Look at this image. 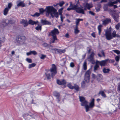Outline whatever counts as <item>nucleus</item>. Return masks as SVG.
I'll return each mask as SVG.
<instances>
[{
    "instance_id": "nucleus-51",
    "label": "nucleus",
    "mask_w": 120,
    "mask_h": 120,
    "mask_svg": "<svg viewBox=\"0 0 120 120\" xmlns=\"http://www.w3.org/2000/svg\"><path fill=\"white\" fill-rule=\"evenodd\" d=\"M70 65L71 67H73L74 66V65L73 63L71 62L70 63Z\"/></svg>"
},
{
    "instance_id": "nucleus-12",
    "label": "nucleus",
    "mask_w": 120,
    "mask_h": 120,
    "mask_svg": "<svg viewBox=\"0 0 120 120\" xmlns=\"http://www.w3.org/2000/svg\"><path fill=\"white\" fill-rule=\"evenodd\" d=\"M41 23L42 25H50L51 23L45 20L41 19Z\"/></svg>"
},
{
    "instance_id": "nucleus-54",
    "label": "nucleus",
    "mask_w": 120,
    "mask_h": 120,
    "mask_svg": "<svg viewBox=\"0 0 120 120\" xmlns=\"http://www.w3.org/2000/svg\"><path fill=\"white\" fill-rule=\"evenodd\" d=\"M31 54V51H30V52H27L26 53V55L27 56L29 55H30Z\"/></svg>"
},
{
    "instance_id": "nucleus-57",
    "label": "nucleus",
    "mask_w": 120,
    "mask_h": 120,
    "mask_svg": "<svg viewBox=\"0 0 120 120\" xmlns=\"http://www.w3.org/2000/svg\"><path fill=\"white\" fill-rule=\"evenodd\" d=\"M43 45L44 46H46L47 45V44L46 43H44L43 44Z\"/></svg>"
},
{
    "instance_id": "nucleus-22",
    "label": "nucleus",
    "mask_w": 120,
    "mask_h": 120,
    "mask_svg": "<svg viewBox=\"0 0 120 120\" xmlns=\"http://www.w3.org/2000/svg\"><path fill=\"white\" fill-rule=\"evenodd\" d=\"M76 20V26H78V25L79 22L80 21H82L83 20V19H75Z\"/></svg>"
},
{
    "instance_id": "nucleus-23",
    "label": "nucleus",
    "mask_w": 120,
    "mask_h": 120,
    "mask_svg": "<svg viewBox=\"0 0 120 120\" xmlns=\"http://www.w3.org/2000/svg\"><path fill=\"white\" fill-rule=\"evenodd\" d=\"M4 38L3 37H0V49L2 46L1 43L4 41Z\"/></svg>"
},
{
    "instance_id": "nucleus-16",
    "label": "nucleus",
    "mask_w": 120,
    "mask_h": 120,
    "mask_svg": "<svg viewBox=\"0 0 120 120\" xmlns=\"http://www.w3.org/2000/svg\"><path fill=\"white\" fill-rule=\"evenodd\" d=\"M24 26H27L28 23L26 20H22L20 22Z\"/></svg>"
},
{
    "instance_id": "nucleus-41",
    "label": "nucleus",
    "mask_w": 120,
    "mask_h": 120,
    "mask_svg": "<svg viewBox=\"0 0 120 120\" xmlns=\"http://www.w3.org/2000/svg\"><path fill=\"white\" fill-rule=\"evenodd\" d=\"M64 4V2L63 1H62L59 3V5L60 6L62 7L63 5Z\"/></svg>"
},
{
    "instance_id": "nucleus-55",
    "label": "nucleus",
    "mask_w": 120,
    "mask_h": 120,
    "mask_svg": "<svg viewBox=\"0 0 120 120\" xmlns=\"http://www.w3.org/2000/svg\"><path fill=\"white\" fill-rule=\"evenodd\" d=\"M9 85L7 83H5V84H4V85H3V86L5 85V88H6L7 87V86H8V85Z\"/></svg>"
},
{
    "instance_id": "nucleus-33",
    "label": "nucleus",
    "mask_w": 120,
    "mask_h": 120,
    "mask_svg": "<svg viewBox=\"0 0 120 120\" xmlns=\"http://www.w3.org/2000/svg\"><path fill=\"white\" fill-rule=\"evenodd\" d=\"M113 18L115 20V21L117 22H118V16L116 15H114V16H113Z\"/></svg>"
},
{
    "instance_id": "nucleus-40",
    "label": "nucleus",
    "mask_w": 120,
    "mask_h": 120,
    "mask_svg": "<svg viewBox=\"0 0 120 120\" xmlns=\"http://www.w3.org/2000/svg\"><path fill=\"white\" fill-rule=\"evenodd\" d=\"M60 15V18L61 21L62 22H63V20L65 18V17L64 16L62 15Z\"/></svg>"
},
{
    "instance_id": "nucleus-35",
    "label": "nucleus",
    "mask_w": 120,
    "mask_h": 120,
    "mask_svg": "<svg viewBox=\"0 0 120 120\" xmlns=\"http://www.w3.org/2000/svg\"><path fill=\"white\" fill-rule=\"evenodd\" d=\"M41 26L39 25H38V26L35 28V29L37 30H41Z\"/></svg>"
},
{
    "instance_id": "nucleus-53",
    "label": "nucleus",
    "mask_w": 120,
    "mask_h": 120,
    "mask_svg": "<svg viewBox=\"0 0 120 120\" xmlns=\"http://www.w3.org/2000/svg\"><path fill=\"white\" fill-rule=\"evenodd\" d=\"M91 35L94 38L95 37V34L94 33H93L91 34Z\"/></svg>"
},
{
    "instance_id": "nucleus-61",
    "label": "nucleus",
    "mask_w": 120,
    "mask_h": 120,
    "mask_svg": "<svg viewBox=\"0 0 120 120\" xmlns=\"http://www.w3.org/2000/svg\"><path fill=\"white\" fill-rule=\"evenodd\" d=\"M11 53L12 54V55H13V54H14V53H15V52H14V51H12L11 52Z\"/></svg>"
},
{
    "instance_id": "nucleus-18",
    "label": "nucleus",
    "mask_w": 120,
    "mask_h": 120,
    "mask_svg": "<svg viewBox=\"0 0 120 120\" xmlns=\"http://www.w3.org/2000/svg\"><path fill=\"white\" fill-rule=\"evenodd\" d=\"M111 22V19H106L102 21L103 24L104 25H106L109 23Z\"/></svg>"
},
{
    "instance_id": "nucleus-2",
    "label": "nucleus",
    "mask_w": 120,
    "mask_h": 120,
    "mask_svg": "<svg viewBox=\"0 0 120 120\" xmlns=\"http://www.w3.org/2000/svg\"><path fill=\"white\" fill-rule=\"evenodd\" d=\"M46 13V15L49 16L50 15L52 18L54 17L56 18L59 17V14L57 10L53 6H47L45 9Z\"/></svg>"
},
{
    "instance_id": "nucleus-14",
    "label": "nucleus",
    "mask_w": 120,
    "mask_h": 120,
    "mask_svg": "<svg viewBox=\"0 0 120 120\" xmlns=\"http://www.w3.org/2000/svg\"><path fill=\"white\" fill-rule=\"evenodd\" d=\"M17 6L18 7L21 6L22 7H24L25 6V4L22 1H21L20 0H19L17 2Z\"/></svg>"
},
{
    "instance_id": "nucleus-39",
    "label": "nucleus",
    "mask_w": 120,
    "mask_h": 120,
    "mask_svg": "<svg viewBox=\"0 0 120 120\" xmlns=\"http://www.w3.org/2000/svg\"><path fill=\"white\" fill-rule=\"evenodd\" d=\"M26 61L29 63H31L32 62V60L30 58H27L26 59Z\"/></svg>"
},
{
    "instance_id": "nucleus-7",
    "label": "nucleus",
    "mask_w": 120,
    "mask_h": 120,
    "mask_svg": "<svg viewBox=\"0 0 120 120\" xmlns=\"http://www.w3.org/2000/svg\"><path fill=\"white\" fill-rule=\"evenodd\" d=\"M94 99L93 98L92 99L91 102L89 103V106L88 105V103L86 105L85 107L86 112H87L89 110V109L90 108H92L94 106Z\"/></svg>"
},
{
    "instance_id": "nucleus-63",
    "label": "nucleus",
    "mask_w": 120,
    "mask_h": 120,
    "mask_svg": "<svg viewBox=\"0 0 120 120\" xmlns=\"http://www.w3.org/2000/svg\"><path fill=\"white\" fill-rule=\"evenodd\" d=\"M100 100L99 99H97V101H99Z\"/></svg>"
},
{
    "instance_id": "nucleus-28",
    "label": "nucleus",
    "mask_w": 120,
    "mask_h": 120,
    "mask_svg": "<svg viewBox=\"0 0 120 120\" xmlns=\"http://www.w3.org/2000/svg\"><path fill=\"white\" fill-rule=\"evenodd\" d=\"M99 94H101L103 97H104V98H105L106 97V95L104 93V92L103 91H100L99 93Z\"/></svg>"
},
{
    "instance_id": "nucleus-36",
    "label": "nucleus",
    "mask_w": 120,
    "mask_h": 120,
    "mask_svg": "<svg viewBox=\"0 0 120 120\" xmlns=\"http://www.w3.org/2000/svg\"><path fill=\"white\" fill-rule=\"evenodd\" d=\"M120 56H116L115 57V59L116 62H118L120 59Z\"/></svg>"
},
{
    "instance_id": "nucleus-38",
    "label": "nucleus",
    "mask_w": 120,
    "mask_h": 120,
    "mask_svg": "<svg viewBox=\"0 0 120 120\" xmlns=\"http://www.w3.org/2000/svg\"><path fill=\"white\" fill-rule=\"evenodd\" d=\"M112 51L114 52L115 53L118 55L120 54V51L117 50H113Z\"/></svg>"
},
{
    "instance_id": "nucleus-6",
    "label": "nucleus",
    "mask_w": 120,
    "mask_h": 120,
    "mask_svg": "<svg viewBox=\"0 0 120 120\" xmlns=\"http://www.w3.org/2000/svg\"><path fill=\"white\" fill-rule=\"evenodd\" d=\"M49 48L51 51L54 53L61 54L65 52V49H57L51 46Z\"/></svg>"
},
{
    "instance_id": "nucleus-17",
    "label": "nucleus",
    "mask_w": 120,
    "mask_h": 120,
    "mask_svg": "<svg viewBox=\"0 0 120 120\" xmlns=\"http://www.w3.org/2000/svg\"><path fill=\"white\" fill-rule=\"evenodd\" d=\"M38 21L35 22L31 19H30L29 20L28 23L30 24L33 25L34 24H36L38 23Z\"/></svg>"
},
{
    "instance_id": "nucleus-43",
    "label": "nucleus",
    "mask_w": 120,
    "mask_h": 120,
    "mask_svg": "<svg viewBox=\"0 0 120 120\" xmlns=\"http://www.w3.org/2000/svg\"><path fill=\"white\" fill-rule=\"evenodd\" d=\"M68 86L69 88L71 89H72L74 88V87L72 86L70 83H69L68 84Z\"/></svg>"
},
{
    "instance_id": "nucleus-37",
    "label": "nucleus",
    "mask_w": 120,
    "mask_h": 120,
    "mask_svg": "<svg viewBox=\"0 0 120 120\" xmlns=\"http://www.w3.org/2000/svg\"><path fill=\"white\" fill-rule=\"evenodd\" d=\"M101 54H102V55H101L99 53H98V55L100 57H101L102 56H104L105 57L104 53L103 51H101Z\"/></svg>"
},
{
    "instance_id": "nucleus-62",
    "label": "nucleus",
    "mask_w": 120,
    "mask_h": 120,
    "mask_svg": "<svg viewBox=\"0 0 120 120\" xmlns=\"http://www.w3.org/2000/svg\"><path fill=\"white\" fill-rule=\"evenodd\" d=\"M114 8H117V6L116 5H114Z\"/></svg>"
},
{
    "instance_id": "nucleus-4",
    "label": "nucleus",
    "mask_w": 120,
    "mask_h": 120,
    "mask_svg": "<svg viewBox=\"0 0 120 120\" xmlns=\"http://www.w3.org/2000/svg\"><path fill=\"white\" fill-rule=\"evenodd\" d=\"M56 73V68L55 65L54 64L52 65V68L50 70H49L46 73V75L48 79H50L51 76H54Z\"/></svg>"
},
{
    "instance_id": "nucleus-8",
    "label": "nucleus",
    "mask_w": 120,
    "mask_h": 120,
    "mask_svg": "<svg viewBox=\"0 0 120 120\" xmlns=\"http://www.w3.org/2000/svg\"><path fill=\"white\" fill-rule=\"evenodd\" d=\"M91 72L90 70H89L85 73L84 79L87 83H88L89 81L90 75Z\"/></svg>"
},
{
    "instance_id": "nucleus-19",
    "label": "nucleus",
    "mask_w": 120,
    "mask_h": 120,
    "mask_svg": "<svg viewBox=\"0 0 120 120\" xmlns=\"http://www.w3.org/2000/svg\"><path fill=\"white\" fill-rule=\"evenodd\" d=\"M103 76L102 75L100 74H98L97 77V79L98 81H101L102 80Z\"/></svg>"
},
{
    "instance_id": "nucleus-30",
    "label": "nucleus",
    "mask_w": 120,
    "mask_h": 120,
    "mask_svg": "<svg viewBox=\"0 0 120 120\" xmlns=\"http://www.w3.org/2000/svg\"><path fill=\"white\" fill-rule=\"evenodd\" d=\"M83 67L84 70H86L87 69L86 63V61L84 62L83 65Z\"/></svg>"
},
{
    "instance_id": "nucleus-11",
    "label": "nucleus",
    "mask_w": 120,
    "mask_h": 120,
    "mask_svg": "<svg viewBox=\"0 0 120 120\" xmlns=\"http://www.w3.org/2000/svg\"><path fill=\"white\" fill-rule=\"evenodd\" d=\"M94 54L92 52L88 58V60L92 64H94L95 63L94 56Z\"/></svg>"
},
{
    "instance_id": "nucleus-26",
    "label": "nucleus",
    "mask_w": 120,
    "mask_h": 120,
    "mask_svg": "<svg viewBox=\"0 0 120 120\" xmlns=\"http://www.w3.org/2000/svg\"><path fill=\"white\" fill-rule=\"evenodd\" d=\"M63 9L64 8H62L59 9L58 10V12L59 15H62V11Z\"/></svg>"
},
{
    "instance_id": "nucleus-42",
    "label": "nucleus",
    "mask_w": 120,
    "mask_h": 120,
    "mask_svg": "<svg viewBox=\"0 0 120 120\" xmlns=\"http://www.w3.org/2000/svg\"><path fill=\"white\" fill-rule=\"evenodd\" d=\"M40 13V14L42 13L45 11V10H44L43 8H41L39 9Z\"/></svg>"
},
{
    "instance_id": "nucleus-34",
    "label": "nucleus",
    "mask_w": 120,
    "mask_h": 120,
    "mask_svg": "<svg viewBox=\"0 0 120 120\" xmlns=\"http://www.w3.org/2000/svg\"><path fill=\"white\" fill-rule=\"evenodd\" d=\"M12 5V3H10L8 4L7 7H6V8H8V9H9L11 8Z\"/></svg>"
},
{
    "instance_id": "nucleus-44",
    "label": "nucleus",
    "mask_w": 120,
    "mask_h": 120,
    "mask_svg": "<svg viewBox=\"0 0 120 120\" xmlns=\"http://www.w3.org/2000/svg\"><path fill=\"white\" fill-rule=\"evenodd\" d=\"M31 54H33L34 55H35L37 54V52L35 51H31Z\"/></svg>"
},
{
    "instance_id": "nucleus-59",
    "label": "nucleus",
    "mask_w": 120,
    "mask_h": 120,
    "mask_svg": "<svg viewBox=\"0 0 120 120\" xmlns=\"http://www.w3.org/2000/svg\"><path fill=\"white\" fill-rule=\"evenodd\" d=\"M118 90L120 91V85H118L117 87Z\"/></svg>"
},
{
    "instance_id": "nucleus-5",
    "label": "nucleus",
    "mask_w": 120,
    "mask_h": 120,
    "mask_svg": "<svg viewBox=\"0 0 120 120\" xmlns=\"http://www.w3.org/2000/svg\"><path fill=\"white\" fill-rule=\"evenodd\" d=\"M59 33V32L58 30L56 28H54V30L51 31L50 34L52 36V38L50 41L51 43H53L55 42V41L57 40L56 35Z\"/></svg>"
},
{
    "instance_id": "nucleus-29",
    "label": "nucleus",
    "mask_w": 120,
    "mask_h": 120,
    "mask_svg": "<svg viewBox=\"0 0 120 120\" xmlns=\"http://www.w3.org/2000/svg\"><path fill=\"white\" fill-rule=\"evenodd\" d=\"M79 32V30L78 29V26H76V28L74 29V33L75 34H77Z\"/></svg>"
},
{
    "instance_id": "nucleus-1",
    "label": "nucleus",
    "mask_w": 120,
    "mask_h": 120,
    "mask_svg": "<svg viewBox=\"0 0 120 120\" xmlns=\"http://www.w3.org/2000/svg\"><path fill=\"white\" fill-rule=\"evenodd\" d=\"M82 6L83 7L81 6L79 7V2L78 1L76 4L75 5L74 10L78 13L84 14V10H86V8L88 9H90L93 6L92 5L91 3L88 4L87 3L83 4Z\"/></svg>"
},
{
    "instance_id": "nucleus-31",
    "label": "nucleus",
    "mask_w": 120,
    "mask_h": 120,
    "mask_svg": "<svg viewBox=\"0 0 120 120\" xmlns=\"http://www.w3.org/2000/svg\"><path fill=\"white\" fill-rule=\"evenodd\" d=\"M36 65V64L35 63H33L31 64H30L29 65L28 68H31L34 67Z\"/></svg>"
},
{
    "instance_id": "nucleus-10",
    "label": "nucleus",
    "mask_w": 120,
    "mask_h": 120,
    "mask_svg": "<svg viewBox=\"0 0 120 120\" xmlns=\"http://www.w3.org/2000/svg\"><path fill=\"white\" fill-rule=\"evenodd\" d=\"M109 60V59H107L105 60H102L100 61L96 60L97 63H98V64H99L101 66H104L106 65L107 62Z\"/></svg>"
},
{
    "instance_id": "nucleus-48",
    "label": "nucleus",
    "mask_w": 120,
    "mask_h": 120,
    "mask_svg": "<svg viewBox=\"0 0 120 120\" xmlns=\"http://www.w3.org/2000/svg\"><path fill=\"white\" fill-rule=\"evenodd\" d=\"M115 28L117 30H119L120 28L119 25L118 24H117Z\"/></svg>"
},
{
    "instance_id": "nucleus-46",
    "label": "nucleus",
    "mask_w": 120,
    "mask_h": 120,
    "mask_svg": "<svg viewBox=\"0 0 120 120\" xmlns=\"http://www.w3.org/2000/svg\"><path fill=\"white\" fill-rule=\"evenodd\" d=\"M27 116H28V117H30L31 116L28 114H26L23 116L24 117H25V118H27Z\"/></svg>"
},
{
    "instance_id": "nucleus-25",
    "label": "nucleus",
    "mask_w": 120,
    "mask_h": 120,
    "mask_svg": "<svg viewBox=\"0 0 120 120\" xmlns=\"http://www.w3.org/2000/svg\"><path fill=\"white\" fill-rule=\"evenodd\" d=\"M102 27V25H99L98 26V30L99 34L100 35L101 31V28Z\"/></svg>"
},
{
    "instance_id": "nucleus-49",
    "label": "nucleus",
    "mask_w": 120,
    "mask_h": 120,
    "mask_svg": "<svg viewBox=\"0 0 120 120\" xmlns=\"http://www.w3.org/2000/svg\"><path fill=\"white\" fill-rule=\"evenodd\" d=\"M74 88L76 90H78L79 87L77 85L75 86V87H74Z\"/></svg>"
},
{
    "instance_id": "nucleus-56",
    "label": "nucleus",
    "mask_w": 120,
    "mask_h": 120,
    "mask_svg": "<svg viewBox=\"0 0 120 120\" xmlns=\"http://www.w3.org/2000/svg\"><path fill=\"white\" fill-rule=\"evenodd\" d=\"M58 5H59V3H57L54 4L53 5L54 7H56Z\"/></svg>"
},
{
    "instance_id": "nucleus-24",
    "label": "nucleus",
    "mask_w": 120,
    "mask_h": 120,
    "mask_svg": "<svg viewBox=\"0 0 120 120\" xmlns=\"http://www.w3.org/2000/svg\"><path fill=\"white\" fill-rule=\"evenodd\" d=\"M98 64V63H97V61H96V64L94 67V71L95 72L97 70V69L99 67V66Z\"/></svg>"
},
{
    "instance_id": "nucleus-50",
    "label": "nucleus",
    "mask_w": 120,
    "mask_h": 120,
    "mask_svg": "<svg viewBox=\"0 0 120 120\" xmlns=\"http://www.w3.org/2000/svg\"><path fill=\"white\" fill-rule=\"evenodd\" d=\"M82 86L84 87L85 86V82L84 81H83L81 83Z\"/></svg>"
},
{
    "instance_id": "nucleus-45",
    "label": "nucleus",
    "mask_w": 120,
    "mask_h": 120,
    "mask_svg": "<svg viewBox=\"0 0 120 120\" xmlns=\"http://www.w3.org/2000/svg\"><path fill=\"white\" fill-rule=\"evenodd\" d=\"M46 57V56L43 54H42L40 58L41 59H44Z\"/></svg>"
},
{
    "instance_id": "nucleus-13",
    "label": "nucleus",
    "mask_w": 120,
    "mask_h": 120,
    "mask_svg": "<svg viewBox=\"0 0 120 120\" xmlns=\"http://www.w3.org/2000/svg\"><path fill=\"white\" fill-rule=\"evenodd\" d=\"M75 5L72 4L71 2H70V5L69 7L67 8V10L68 11H70L71 10H74L75 9Z\"/></svg>"
},
{
    "instance_id": "nucleus-60",
    "label": "nucleus",
    "mask_w": 120,
    "mask_h": 120,
    "mask_svg": "<svg viewBox=\"0 0 120 120\" xmlns=\"http://www.w3.org/2000/svg\"><path fill=\"white\" fill-rule=\"evenodd\" d=\"M107 1L106 0H102L101 1V3L102 2H105Z\"/></svg>"
},
{
    "instance_id": "nucleus-64",
    "label": "nucleus",
    "mask_w": 120,
    "mask_h": 120,
    "mask_svg": "<svg viewBox=\"0 0 120 120\" xmlns=\"http://www.w3.org/2000/svg\"><path fill=\"white\" fill-rule=\"evenodd\" d=\"M31 3L30 1L29 2V4L30 5L31 4Z\"/></svg>"
},
{
    "instance_id": "nucleus-21",
    "label": "nucleus",
    "mask_w": 120,
    "mask_h": 120,
    "mask_svg": "<svg viewBox=\"0 0 120 120\" xmlns=\"http://www.w3.org/2000/svg\"><path fill=\"white\" fill-rule=\"evenodd\" d=\"M55 96L56 98V101L58 102H59L60 100V95L59 94L57 93V94L55 95Z\"/></svg>"
},
{
    "instance_id": "nucleus-27",
    "label": "nucleus",
    "mask_w": 120,
    "mask_h": 120,
    "mask_svg": "<svg viewBox=\"0 0 120 120\" xmlns=\"http://www.w3.org/2000/svg\"><path fill=\"white\" fill-rule=\"evenodd\" d=\"M109 69H106L104 68L103 69V72L105 73H108L109 71Z\"/></svg>"
},
{
    "instance_id": "nucleus-52",
    "label": "nucleus",
    "mask_w": 120,
    "mask_h": 120,
    "mask_svg": "<svg viewBox=\"0 0 120 120\" xmlns=\"http://www.w3.org/2000/svg\"><path fill=\"white\" fill-rule=\"evenodd\" d=\"M89 13L91 15H94V13L91 11H89Z\"/></svg>"
},
{
    "instance_id": "nucleus-3",
    "label": "nucleus",
    "mask_w": 120,
    "mask_h": 120,
    "mask_svg": "<svg viewBox=\"0 0 120 120\" xmlns=\"http://www.w3.org/2000/svg\"><path fill=\"white\" fill-rule=\"evenodd\" d=\"M112 29L110 28L108 30L105 32V35L107 39L110 40L113 38L115 37L120 38V35L116 34V31L115 30L113 31L112 32Z\"/></svg>"
},
{
    "instance_id": "nucleus-32",
    "label": "nucleus",
    "mask_w": 120,
    "mask_h": 120,
    "mask_svg": "<svg viewBox=\"0 0 120 120\" xmlns=\"http://www.w3.org/2000/svg\"><path fill=\"white\" fill-rule=\"evenodd\" d=\"M40 13H39L36 12L33 15H31V16H32L34 17H38L40 15Z\"/></svg>"
},
{
    "instance_id": "nucleus-9",
    "label": "nucleus",
    "mask_w": 120,
    "mask_h": 120,
    "mask_svg": "<svg viewBox=\"0 0 120 120\" xmlns=\"http://www.w3.org/2000/svg\"><path fill=\"white\" fill-rule=\"evenodd\" d=\"M80 101L81 102V105L85 107L86 105L88 103V102L85 100V98L83 97L79 96Z\"/></svg>"
},
{
    "instance_id": "nucleus-47",
    "label": "nucleus",
    "mask_w": 120,
    "mask_h": 120,
    "mask_svg": "<svg viewBox=\"0 0 120 120\" xmlns=\"http://www.w3.org/2000/svg\"><path fill=\"white\" fill-rule=\"evenodd\" d=\"M92 78L94 79H96V75L93 73H92Z\"/></svg>"
},
{
    "instance_id": "nucleus-58",
    "label": "nucleus",
    "mask_w": 120,
    "mask_h": 120,
    "mask_svg": "<svg viewBox=\"0 0 120 120\" xmlns=\"http://www.w3.org/2000/svg\"><path fill=\"white\" fill-rule=\"evenodd\" d=\"M65 36L67 38H68L69 37V35L68 34H67L65 35Z\"/></svg>"
},
{
    "instance_id": "nucleus-20",
    "label": "nucleus",
    "mask_w": 120,
    "mask_h": 120,
    "mask_svg": "<svg viewBox=\"0 0 120 120\" xmlns=\"http://www.w3.org/2000/svg\"><path fill=\"white\" fill-rule=\"evenodd\" d=\"M9 9L8 8H5L3 10V14L4 15H6L8 13Z\"/></svg>"
},
{
    "instance_id": "nucleus-15",
    "label": "nucleus",
    "mask_w": 120,
    "mask_h": 120,
    "mask_svg": "<svg viewBox=\"0 0 120 120\" xmlns=\"http://www.w3.org/2000/svg\"><path fill=\"white\" fill-rule=\"evenodd\" d=\"M57 83L60 85H64L66 83V81L64 80H63L62 81H60L59 80H57Z\"/></svg>"
}]
</instances>
